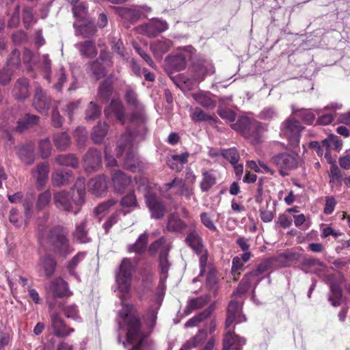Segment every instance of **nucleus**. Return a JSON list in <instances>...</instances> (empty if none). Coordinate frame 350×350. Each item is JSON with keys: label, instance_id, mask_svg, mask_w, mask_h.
<instances>
[{"label": "nucleus", "instance_id": "nucleus-2", "mask_svg": "<svg viewBox=\"0 0 350 350\" xmlns=\"http://www.w3.org/2000/svg\"><path fill=\"white\" fill-rule=\"evenodd\" d=\"M121 321L119 327L124 325L126 328V341L133 343L139 338H147V334L142 330V322L139 314L132 304H123L122 308L118 312Z\"/></svg>", "mask_w": 350, "mask_h": 350}, {"label": "nucleus", "instance_id": "nucleus-49", "mask_svg": "<svg viewBox=\"0 0 350 350\" xmlns=\"http://www.w3.org/2000/svg\"><path fill=\"white\" fill-rule=\"evenodd\" d=\"M189 153L183 152L180 154H174L172 156V160L170 161V167L176 171H180L183 165L187 162Z\"/></svg>", "mask_w": 350, "mask_h": 350}, {"label": "nucleus", "instance_id": "nucleus-48", "mask_svg": "<svg viewBox=\"0 0 350 350\" xmlns=\"http://www.w3.org/2000/svg\"><path fill=\"white\" fill-rule=\"evenodd\" d=\"M55 147L59 150H65L70 144V138L66 132L57 133L53 137Z\"/></svg>", "mask_w": 350, "mask_h": 350}, {"label": "nucleus", "instance_id": "nucleus-15", "mask_svg": "<svg viewBox=\"0 0 350 350\" xmlns=\"http://www.w3.org/2000/svg\"><path fill=\"white\" fill-rule=\"evenodd\" d=\"M104 112L106 116L114 115L122 124L125 123V108L120 100L113 99L110 105L105 109Z\"/></svg>", "mask_w": 350, "mask_h": 350}, {"label": "nucleus", "instance_id": "nucleus-28", "mask_svg": "<svg viewBox=\"0 0 350 350\" xmlns=\"http://www.w3.org/2000/svg\"><path fill=\"white\" fill-rule=\"evenodd\" d=\"M210 301V296L208 295L190 299L187 301L185 309V313L189 314L193 311L200 309L205 306Z\"/></svg>", "mask_w": 350, "mask_h": 350}, {"label": "nucleus", "instance_id": "nucleus-17", "mask_svg": "<svg viewBox=\"0 0 350 350\" xmlns=\"http://www.w3.org/2000/svg\"><path fill=\"white\" fill-rule=\"evenodd\" d=\"M246 342L244 338L236 335L234 331L229 330L224 336L223 346L224 350H229L234 347L235 350H241V347Z\"/></svg>", "mask_w": 350, "mask_h": 350}, {"label": "nucleus", "instance_id": "nucleus-47", "mask_svg": "<svg viewBox=\"0 0 350 350\" xmlns=\"http://www.w3.org/2000/svg\"><path fill=\"white\" fill-rule=\"evenodd\" d=\"M51 82L53 83V88L58 92L62 91L63 85L67 81V77L64 68H60L59 70L56 71L54 76H51Z\"/></svg>", "mask_w": 350, "mask_h": 350}, {"label": "nucleus", "instance_id": "nucleus-58", "mask_svg": "<svg viewBox=\"0 0 350 350\" xmlns=\"http://www.w3.org/2000/svg\"><path fill=\"white\" fill-rule=\"evenodd\" d=\"M86 255L85 252H78L72 259L68 262L67 269L69 273L72 275H76L75 269L78 265L84 260Z\"/></svg>", "mask_w": 350, "mask_h": 350}, {"label": "nucleus", "instance_id": "nucleus-33", "mask_svg": "<svg viewBox=\"0 0 350 350\" xmlns=\"http://www.w3.org/2000/svg\"><path fill=\"white\" fill-rule=\"evenodd\" d=\"M40 265L43 269L45 276L50 278L55 273L57 261L50 254H46L40 258Z\"/></svg>", "mask_w": 350, "mask_h": 350}, {"label": "nucleus", "instance_id": "nucleus-34", "mask_svg": "<svg viewBox=\"0 0 350 350\" xmlns=\"http://www.w3.org/2000/svg\"><path fill=\"white\" fill-rule=\"evenodd\" d=\"M207 275L206 279V284L210 290L214 291L215 295L218 289V278H217V271L215 267L211 263H208L206 265Z\"/></svg>", "mask_w": 350, "mask_h": 350}, {"label": "nucleus", "instance_id": "nucleus-40", "mask_svg": "<svg viewBox=\"0 0 350 350\" xmlns=\"http://www.w3.org/2000/svg\"><path fill=\"white\" fill-rule=\"evenodd\" d=\"M256 280L248 272L239 282L237 289L233 292L232 296L241 295L246 293L251 288L252 283Z\"/></svg>", "mask_w": 350, "mask_h": 350}, {"label": "nucleus", "instance_id": "nucleus-50", "mask_svg": "<svg viewBox=\"0 0 350 350\" xmlns=\"http://www.w3.org/2000/svg\"><path fill=\"white\" fill-rule=\"evenodd\" d=\"M18 155L26 164L31 165L34 161L33 149L30 146H22L18 150Z\"/></svg>", "mask_w": 350, "mask_h": 350}, {"label": "nucleus", "instance_id": "nucleus-35", "mask_svg": "<svg viewBox=\"0 0 350 350\" xmlns=\"http://www.w3.org/2000/svg\"><path fill=\"white\" fill-rule=\"evenodd\" d=\"M210 92H198L193 93L192 97L202 107L205 108H214L216 102L211 98Z\"/></svg>", "mask_w": 350, "mask_h": 350}, {"label": "nucleus", "instance_id": "nucleus-52", "mask_svg": "<svg viewBox=\"0 0 350 350\" xmlns=\"http://www.w3.org/2000/svg\"><path fill=\"white\" fill-rule=\"evenodd\" d=\"M88 69L96 80L105 75V68L98 59L90 62L88 64Z\"/></svg>", "mask_w": 350, "mask_h": 350}, {"label": "nucleus", "instance_id": "nucleus-23", "mask_svg": "<svg viewBox=\"0 0 350 350\" xmlns=\"http://www.w3.org/2000/svg\"><path fill=\"white\" fill-rule=\"evenodd\" d=\"M172 42L167 39H162L152 43L150 46V50L152 52L156 59H161L163 55L167 53L171 48Z\"/></svg>", "mask_w": 350, "mask_h": 350}, {"label": "nucleus", "instance_id": "nucleus-64", "mask_svg": "<svg viewBox=\"0 0 350 350\" xmlns=\"http://www.w3.org/2000/svg\"><path fill=\"white\" fill-rule=\"evenodd\" d=\"M23 61L27 66L28 70H32L33 66L36 64V55L31 50L25 48L23 51Z\"/></svg>", "mask_w": 350, "mask_h": 350}, {"label": "nucleus", "instance_id": "nucleus-5", "mask_svg": "<svg viewBox=\"0 0 350 350\" xmlns=\"http://www.w3.org/2000/svg\"><path fill=\"white\" fill-rule=\"evenodd\" d=\"M271 163L275 165L279 170L281 176L288 175L286 170H291L297 167V157L290 153L283 152L273 156Z\"/></svg>", "mask_w": 350, "mask_h": 350}, {"label": "nucleus", "instance_id": "nucleus-22", "mask_svg": "<svg viewBox=\"0 0 350 350\" xmlns=\"http://www.w3.org/2000/svg\"><path fill=\"white\" fill-rule=\"evenodd\" d=\"M328 301L334 307H338L342 304L343 301V291L338 282H332L330 283Z\"/></svg>", "mask_w": 350, "mask_h": 350}, {"label": "nucleus", "instance_id": "nucleus-54", "mask_svg": "<svg viewBox=\"0 0 350 350\" xmlns=\"http://www.w3.org/2000/svg\"><path fill=\"white\" fill-rule=\"evenodd\" d=\"M207 331L205 329H201L198 331L195 336L187 340L192 349L201 346L207 339Z\"/></svg>", "mask_w": 350, "mask_h": 350}, {"label": "nucleus", "instance_id": "nucleus-38", "mask_svg": "<svg viewBox=\"0 0 350 350\" xmlns=\"http://www.w3.org/2000/svg\"><path fill=\"white\" fill-rule=\"evenodd\" d=\"M75 46L83 56L93 58L97 55L95 44L91 40L79 42Z\"/></svg>", "mask_w": 350, "mask_h": 350}, {"label": "nucleus", "instance_id": "nucleus-32", "mask_svg": "<svg viewBox=\"0 0 350 350\" xmlns=\"http://www.w3.org/2000/svg\"><path fill=\"white\" fill-rule=\"evenodd\" d=\"M109 126L105 122H98L93 127L91 133V138L94 144H101L108 133Z\"/></svg>", "mask_w": 350, "mask_h": 350}, {"label": "nucleus", "instance_id": "nucleus-21", "mask_svg": "<svg viewBox=\"0 0 350 350\" xmlns=\"http://www.w3.org/2000/svg\"><path fill=\"white\" fill-rule=\"evenodd\" d=\"M125 169L132 172H140L143 170V163L134 150H129L124 161Z\"/></svg>", "mask_w": 350, "mask_h": 350}, {"label": "nucleus", "instance_id": "nucleus-8", "mask_svg": "<svg viewBox=\"0 0 350 350\" xmlns=\"http://www.w3.org/2000/svg\"><path fill=\"white\" fill-rule=\"evenodd\" d=\"M51 325L55 336L66 338L75 332L74 328L69 327L57 312L50 314Z\"/></svg>", "mask_w": 350, "mask_h": 350}, {"label": "nucleus", "instance_id": "nucleus-9", "mask_svg": "<svg viewBox=\"0 0 350 350\" xmlns=\"http://www.w3.org/2000/svg\"><path fill=\"white\" fill-rule=\"evenodd\" d=\"M51 105V98L45 90L38 86L36 88L33 100V107L41 114L47 116Z\"/></svg>", "mask_w": 350, "mask_h": 350}, {"label": "nucleus", "instance_id": "nucleus-55", "mask_svg": "<svg viewBox=\"0 0 350 350\" xmlns=\"http://www.w3.org/2000/svg\"><path fill=\"white\" fill-rule=\"evenodd\" d=\"M216 184L215 176L207 171L202 172V180L200 183V189L202 192L208 191Z\"/></svg>", "mask_w": 350, "mask_h": 350}, {"label": "nucleus", "instance_id": "nucleus-3", "mask_svg": "<svg viewBox=\"0 0 350 350\" xmlns=\"http://www.w3.org/2000/svg\"><path fill=\"white\" fill-rule=\"evenodd\" d=\"M232 129L241 134L245 138L258 143L261 135L267 130L265 126L255 120L247 117L240 118L235 123L231 125Z\"/></svg>", "mask_w": 350, "mask_h": 350}, {"label": "nucleus", "instance_id": "nucleus-41", "mask_svg": "<svg viewBox=\"0 0 350 350\" xmlns=\"http://www.w3.org/2000/svg\"><path fill=\"white\" fill-rule=\"evenodd\" d=\"M50 248L56 256L62 258H66L73 251L68 242H51Z\"/></svg>", "mask_w": 350, "mask_h": 350}, {"label": "nucleus", "instance_id": "nucleus-62", "mask_svg": "<svg viewBox=\"0 0 350 350\" xmlns=\"http://www.w3.org/2000/svg\"><path fill=\"white\" fill-rule=\"evenodd\" d=\"M125 100L126 103L135 108L137 106L143 105L137 98V93L132 89L128 88L125 92Z\"/></svg>", "mask_w": 350, "mask_h": 350}, {"label": "nucleus", "instance_id": "nucleus-61", "mask_svg": "<svg viewBox=\"0 0 350 350\" xmlns=\"http://www.w3.org/2000/svg\"><path fill=\"white\" fill-rule=\"evenodd\" d=\"M220 154L227 159L232 165L236 164L239 160V154L234 148L222 150Z\"/></svg>", "mask_w": 350, "mask_h": 350}, {"label": "nucleus", "instance_id": "nucleus-26", "mask_svg": "<svg viewBox=\"0 0 350 350\" xmlns=\"http://www.w3.org/2000/svg\"><path fill=\"white\" fill-rule=\"evenodd\" d=\"M215 310V304L214 303L208 306L202 312L189 319L185 324V327L197 326L200 323L209 318Z\"/></svg>", "mask_w": 350, "mask_h": 350}, {"label": "nucleus", "instance_id": "nucleus-25", "mask_svg": "<svg viewBox=\"0 0 350 350\" xmlns=\"http://www.w3.org/2000/svg\"><path fill=\"white\" fill-rule=\"evenodd\" d=\"M116 13L122 18L131 22L138 21L143 14L139 8L124 7L117 8Z\"/></svg>", "mask_w": 350, "mask_h": 350}, {"label": "nucleus", "instance_id": "nucleus-10", "mask_svg": "<svg viewBox=\"0 0 350 350\" xmlns=\"http://www.w3.org/2000/svg\"><path fill=\"white\" fill-rule=\"evenodd\" d=\"M273 258L277 266L288 267L299 262L301 259V252L297 250H287Z\"/></svg>", "mask_w": 350, "mask_h": 350}, {"label": "nucleus", "instance_id": "nucleus-53", "mask_svg": "<svg viewBox=\"0 0 350 350\" xmlns=\"http://www.w3.org/2000/svg\"><path fill=\"white\" fill-rule=\"evenodd\" d=\"M133 109V110L131 115V121L136 124H142L143 126H144L146 116L144 105H141Z\"/></svg>", "mask_w": 350, "mask_h": 350}, {"label": "nucleus", "instance_id": "nucleus-6", "mask_svg": "<svg viewBox=\"0 0 350 350\" xmlns=\"http://www.w3.org/2000/svg\"><path fill=\"white\" fill-rule=\"evenodd\" d=\"M68 231L57 226L47 230L42 221H38V236L40 239L46 238L50 241H67Z\"/></svg>", "mask_w": 350, "mask_h": 350}, {"label": "nucleus", "instance_id": "nucleus-60", "mask_svg": "<svg viewBox=\"0 0 350 350\" xmlns=\"http://www.w3.org/2000/svg\"><path fill=\"white\" fill-rule=\"evenodd\" d=\"M51 200V193L49 190H46L40 193L38 196L36 204V209L41 211L45 208L50 203Z\"/></svg>", "mask_w": 350, "mask_h": 350}, {"label": "nucleus", "instance_id": "nucleus-27", "mask_svg": "<svg viewBox=\"0 0 350 350\" xmlns=\"http://www.w3.org/2000/svg\"><path fill=\"white\" fill-rule=\"evenodd\" d=\"M241 307L237 301L231 300L227 307L226 319L225 321V328L228 329L239 316Z\"/></svg>", "mask_w": 350, "mask_h": 350}, {"label": "nucleus", "instance_id": "nucleus-39", "mask_svg": "<svg viewBox=\"0 0 350 350\" xmlns=\"http://www.w3.org/2000/svg\"><path fill=\"white\" fill-rule=\"evenodd\" d=\"M38 68L43 73L44 78L48 83L51 82V60L48 54L42 55L40 57Z\"/></svg>", "mask_w": 350, "mask_h": 350}, {"label": "nucleus", "instance_id": "nucleus-20", "mask_svg": "<svg viewBox=\"0 0 350 350\" xmlns=\"http://www.w3.org/2000/svg\"><path fill=\"white\" fill-rule=\"evenodd\" d=\"M120 206L123 208L122 211L124 215L131 213L132 211L139 208V204L134 190L130 191L120 201Z\"/></svg>", "mask_w": 350, "mask_h": 350}, {"label": "nucleus", "instance_id": "nucleus-46", "mask_svg": "<svg viewBox=\"0 0 350 350\" xmlns=\"http://www.w3.org/2000/svg\"><path fill=\"white\" fill-rule=\"evenodd\" d=\"M275 263L274 258H269L263 260L257 267L255 270L250 271V273L253 275V277L256 280V282H258L259 280L258 278L266 272L267 270L271 268L273 265Z\"/></svg>", "mask_w": 350, "mask_h": 350}, {"label": "nucleus", "instance_id": "nucleus-11", "mask_svg": "<svg viewBox=\"0 0 350 350\" xmlns=\"http://www.w3.org/2000/svg\"><path fill=\"white\" fill-rule=\"evenodd\" d=\"M101 163V153L96 148H90L83 157V167L88 172L97 171Z\"/></svg>", "mask_w": 350, "mask_h": 350}, {"label": "nucleus", "instance_id": "nucleus-57", "mask_svg": "<svg viewBox=\"0 0 350 350\" xmlns=\"http://www.w3.org/2000/svg\"><path fill=\"white\" fill-rule=\"evenodd\" d=\"M85 114L86 120L94 121L100 117L101 110L95 103L91 101L85 110Z\"/></svg>", "mask_w": 350, "mask_h": 350}, {"label": "nucleus", "instance_id": "nucleus-14", "mask_svg": "<svg viewBox=\"0 0 350 350\" xmlns=\"http://www.w3.org/2000/svg\"><path fill=\"white\" fill-rule=\"evenodd\" d=\"M49 172L50 167L47 163H40L32 170L31 174L36 180V187L38 189L45 186L49 179Z\"/></svg>", "mask_w": 350, "mask_h": 350}, {"label": "nucleus", "instance_id": "nucleus-4", "mask_svg": "<svg viewBox=\"0 0 350 350\" xmlns=\"http://www.w3.org/2000/svg\"><path fill=\"white\" fill-rule=\"evenodd\" d=\"M134 271L135 266L131 260L127 258H123L116 274V282L120 291L124 293L129 291Z\"/></svg>", "mask_w": 350, "mask_h": 350}, {"label": "nucleus", "instance_id": "nucleus-18", "mask_svg": "<svg viewBox=\"0 0 350 350\" xmlns=\"http://www.w3.org/2000/svg\"><path fill=\"white\" fill-rule=\"evenodd\" d=\"M50 288L54 297L63 298L71 295V293L68 291V283L62 278L53 280L51 283Z\"/></svg>", "mask_w": 350, "mask_h": 350}, {"label": "nucleus", "instance_id": "nucleus-1", "mask_svg": "<svg viewBox=\"0 0 350 350\" xmlns=\"http://www.w3.org/2000/svg\"><path fill=\"white\" fill-rule=\"evenodd\" d=\"M85 179L79 178L71 193L65 191L57 192L54 195V203L57 208L67 213L77 214L85 201Z\"/></svg>", "mask_w": 350, "mask_h": 350}, {"label": "nucleus", "instance_id": "nucleus-43", "mask_svg": "<svg viewBox=\"0 0 350 350\" xmlns=\"http://www.w3.org/2000/svg\"><path fill=\"white\" fill-rule=\"evenodd\" d=\"M40 117L30 113H26L23 119L18 121L16 129L19 131H23L30 126L36 125L38 123Z\"/></svg>", "mask_w": 350, "mask_h": 350}, {"label": "nucleus", "instance_id": "nucleus-42", "mask_svg": "<svg viewBox=\"0 0 350 350\" xmlns=\"http://www.w3.org/2000/svg\"><path fill=\"white\" fill-rule=\"evenodd\" d=\"M55 162L62 166L76 168L79 165V160L74 154H65L57 155L55 158Z\"/></svg>", "mask_w": 350, "mask_h": 350}, {"label": "nucleus", "instance_id": "nucleus-45", "mask_svg": "<svg viewBox=\"0 0 350 350\" xmlns=\"http://www.w3.org/2000/svg\"><path fill=\"white\" fill-rule=\"evenodd\" d=\"M112 90V81L110 79L105 80L98 88V99L102 102L107 101L111 95Z\"/></svg>", "mask_w": 350, "mask_h": 350}, {"label": "nucleus", "instance_id": "nucleus-7", "mask_svg": "<svg viewBox=\"0 0 350 350\" xmlns=\"http://www.w3.org/2000/svg\"><path fill=\"white\" fill-rule=\"evenodd\" d=\"M303 127L298 121L288 119L283 123L282 131L291 146L296 147L299 144L300 133Z\"/></svg>", "mask_w": 350, "mask_h": 350}, {"label": "nucleus", "instance_id": "nucleus-13", "mask_svg": "<svg viewBox=\"0 0 350 350\" xmlns=\"http://www.w3.org/2000/svg\"><path fill=\"white\" fill-rule=\"evenodd\" d=\"M145 200L152 217L159 219L163 217L165 212V207L163 204L157 199L154 194L148 192L145 195Z\"/></svg>", "mask_w": 350, "mask_h": 350}, {"label": "nucleus", "instance_id": "nucleus-16", "mask_svg": "<svg viewBox=\"0 0 350 350\" xmlns=\"http://www.w3.org/2000/svg\"><path fill=\"white\" fill-rule=\"evenodd\" d=\"M188 243L197 254L200 255L199 260L200 269L199 276H204L206 271L208 262V251L203 245L202 242H188Z\"/></svg>", "mask_w": 350, "mask_h": 350}, {"label": "nucleus", "instance_id": "nucleus-37", "mask_svg": "<svg viewBox=\"0 0 350 350\" xmlns=\"http://www.w3.org/2000/svg\"><path fill=\"white\" fill-rule=\"evenodd\" d=\"M71 178V173L57 170L52 173L51 183L55 187H62L68 183Z\"/></svg>", "mask_w": 350, "mask_h": 350}, {"label": "nucleus", "instance_id": "nucleus-24", "mask_svg": "<svg viewBox=\"0 0 350 350\" xmlns=\"http://www.w3.org/2000/svg\"><path fill=\"white\" fill-rule=\"evenodd\" d=\"M193 68L196 72L195 79L198 81H202L206 75L215 72L214 66L208 61H200L193 65Z\"/></svg>", "mask_w": 350, "mask_h": 350}, {"label": "nucleus", "instance_id": "nucleus-30", "mask_svg": "<svg viewBox=\"0 0 350 350\" xmlns=\"http://www.w3.org/2000/svg\"><path fill=\"white\" fill-rule=\"evenodd\" d=\"M13 94L18 100H25L29 96V80L19 79L17 80L13 89Z\"/></svg>", "mask_w": 350, "mask_h": 350}, {"label": "nucleus", "instance_id": "nucleus-56", "mask_svg": "<svg viewBox=\"0 0 350 350\" xmlns=\"http://www.w3.org/2000/svg\"><path fill=\"white\" fill-rule=\"evenodd\" d=\"M58 307L62 310L66 318L71 319L75 321L80 319L79 311L77 305L71 304L64 306L62 304H59Z\"/></svg>", "mask_w": 350, "mask_h": 350}, {"label": "nucleus", "instance_id": "nucleus-44", "mask_svg": "<svg viewBox=\"0 0 350 350\" xmlns=\"http://www.w3.org/2000/svg\"><path fill=\"white\" fill-rule=\"evenodd\" d=\"M167 256L168 253L165 250H161L159 253V268L161 275L160 282H163L167 278V273L170 268Z\"/></svg>", "mask_w": 350, "mask_h": 350}, {"label": "nucleus", "instance_id": "nucleus-51", "mask_svg": "<svg viewBox=\"0 0 350 350\" xmlns=\"http://www.w3.org/2000/svg\"><path fill=\"white\" fill-rule=\"evenodd\" d=\"M185 227V224L176 215H172L170 216L167 229L168 231L174 232H179Z\"/></svg>", "mask_w": 350, "mask_h": 350}, {"label": "nucleus", "instance_id": "nucleus-12", "mask_svg": "<svg viewBox=\"0 0 350 350\" xmlns=\"http://www.w3.org/2000/svg\"><path fill=\"white\" fill-rule=\"evenodd\" d=\"M115 192L122 194L131 183V178L124 172L116 170L111 172Z\"/></svg>", "mask_w": 350, "mask_h": 350}, {"label": "nucleus", "instance_id": "nucleus-63", "mask_svg": "<svg viewBox=\"0 0 350 350\" xmlns=\"http://www.w3.org/2000/svg\"><path fill=\"white\" fill-rule=\"evenodd\" d=\"M39 151L41 157L43 159H46L51 155V144L50 140L48 138L40 140Z\"/></svg>", "mask_w": 350, "mask_h": 350}, {"label": "nucleus", "instance_id": "nucleus-19", "mask_svg": "<svg viewBox=\"0 0 350 350\" xmlns=\"http://www.w3.org/2000/svg\"><path fill=\"white\" fill-rule=\"evenodd\" d=\"M167 28V22L161 20L152 21L142 26L143 31L148 37H156L160 33L166 31Z\"/></svg>", "mask_w": 350, "mask_h": 350}, {"label": "nucleus", "instance_id": "nucleus-36", "mask_svg": "<svg viewBox=\"0 0 350 350\" xmlns=\"http://www.w3.org/2000/svg\"><path fill=\"white\" fill-rule=\"evenodd\" d=\"M88 222L87 218L83 219L81 221L76 224L75 230L73 232L74 239L77 241H89L88 234Z\"/></svg>", "mask_w": 350, "mask_h": 350}, {"label": "nucleus", "instance_id": "nucleus-31", "mask_svg": "<svg viewBox=\"0 0 350 350\" xmlns=\"http://www.w3.org/2000/svg\"><path fill=\"white\" fill-rule=\"evenodd\" d=\"M166 62L169 68L175 71L183 70L187 66L186 57L183 53L170 55L167 58Z\"/></svg>", "mask_w": 350, "mask_h": 350}, {"label": "nucleus", "instance_id": "nucleus-59", "mask_svg": "<svg viewBox=\"0 0 350 350\" xmlns=\"http://www.w3.org/2000/svg\"><path fill=\"white\" fill-rule=\"evenodd\" d=\"M191 118L194 122L213 121L216 122V119L212 116L208 115L202 109L199 107L195 108L191 114Z\"/></svg>", "mask_w": 350, "mask_h": 350}, {"label": "nucleus", "instance_id": "nucleus-29", "mask_svg": "<svg viewBox=\"0 0 350 350\" xmlns=\"http://www.w3.org/2000/svg\"><path fill=\"white\" fill-rule=\"evenodd\" d=\"M88 189L96 196L104 193L107 189V183L103 176H99L92 178L88 183Z\"/></svg>", "mask_w": 350, "mask_h": 350}]
</instances>
